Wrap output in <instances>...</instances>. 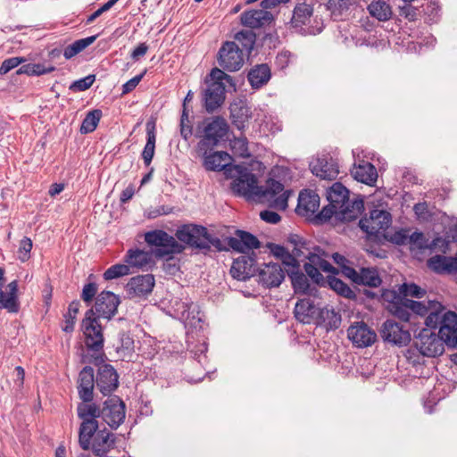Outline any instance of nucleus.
<instances>
[{
	"instance_id": "f257e3e1",
	"label": "nucleus",
	"mask_w": 457,
	"mask_h": 457,
	"mask_svg": "<svg viewBox=\"0 0 457 457\" xmlns=\"http://www.w3.org/2000/svg\"><path fill=\"white\" fill-rule=\"evenodd\" d=\"M233 170H236L237 176L231 182V189L236 195L244 196L247 200L254 198H264L270 200L271 206L278 210H286L287 207L290 190H284V185L273 179H269L266 187L258 185V179L255 174L248 169L234 165Z\"/></svg>"
},
{
	"instance_id": "f03ea898",
	"label": "nucleus",
	"mask_w": 457,
	"mask_h": 457,
	"mask_svg": "<svg viewBox=\"0 0 457 457\" xmlns=\"http://www.w3.org/2000/svg\"><path fill=\"white\" fill-rule=\"evenodd\" d=\"M176 237L191 248L198 249L206 253L211 246L220 250V240L208 232V229L201 225L185 224L176 231Z\"/></svg>"
},
{
	"instance_id": "7ed1b4c3",
	"label": "nucleus",
	"mask_w": 457,
	"mask_h": 457,
	"mask_svg": "<svg viewBox=\"0 0 457 457\" xmlns=\"http://www.w3.org/2000/svg\"><path fill=\"white\" fill-rule=\"evenodd\" d=\"M101 408L94 403L82 402L78 404V417L82 420L79 430V443L83 450L90 449V440L98 429L96 418L100 417Z\"/></svg>"
},
{
	"instance_id": "20e7f679",
	"label": "nucleus",
	"mask_w": 457,
	"mask_h": 457,
	"mask_svg": "<svg viewBox=\"0 0 457 457\" xmlns=\"http://www.w3.org/2000/svg\"><path fill=\"white\" fill-rule=\"evenodd\" d=\"M204 124V135L199 142L201 150H208L216 146L220 141L224 140L227 135L228 126L226 120L220 117L205 119Z\"/></svg>"
},
{
	"instance_id": "39448f33",
	"label": "nucleus",
	"mask_w": 457,
	"mask_h": 457,
	"mask_svg": "<svg viewBox=\"0 0 457 457\" xmlns=\"http://www.w3.org/2000/svg\"><path fill=\"white\" fill-rule=\"evenodd\" d=\"M219 65L227 71H239L244 64V53L234 41H226L218 52Z\"/></svg>"
},
{
	"instance_id": "423d86ee",
	"label": "nucleus",
	"mask_w": 457,
	"mask_h": 457,
	"mask_svg": "<svg viewBox=\"0 0 457 457\" xmlns=\"http://www.w3.org/2000/svg\"><path fill=\"white\" fill-rule=\"evenodd\" d=\"M101 408L100 417L112 428H118L126 417L125 403L118 395H108Z\"/></svg>"
},
{
	"instance_id": "0eeeda50",
	"label": "nucleus",
	"mask_w": 457,
	"mask_h": 457,
	"mask_svg": "<svg viewBox=\"0 0 457 457\" xmlns=\"http://www.w3.org/2000/svg\"><path fill=\"white\" fill-rule=\"evenodd\" d=\"M414 345L423 356L436 357L444 353L445 344L430 328H422L415 337Z\"/></svg>"
},
{
	"instance_id": "6e6552de",
	"label": "nucleus",
	"mask_w": 457,
	"mask_h": 457,
	"mask_svg": "<svg viewBox=\"0 0 457 457\" xmlns=\"http://www.w3.org/2000/svg\"><path fill=\"white\" fill-rule=\"evenodd\" d=\"M392 222L391 214L384 210L373 209L369 218L361 219V229L370 236H379L385 232Z\"/></svg>"
},
{
	"instance_id": "1a4fd4ad",
	"label": "nucleus",
	"mask_w": 457,
	"mask_h": 457,
	"mask_svg": "<svg viewBox=\"0 0 457 457\" xmlns=\"http://www.w3.org/2000/svg\"><path fill=\"white\" fill-rule=\"evenodd\" d=\"M409 303L410 311L414 314L420 316L427 315L425 323L429 328H436L437 326V322L440 319V312H442L445 307L436 300H428V301H414L409 299L407 301Z\"/></svg>"
},
{
	"instance_id": "9d476101",
	"label": "nucleus",
	"mask_w": 457,
	"mask_h": 457,
	"mask_svg": "<svg viewBox=\"0 0 457 457\" xmlns=\"http://www.w3.org/2000/svg\"><path fill=\"white\" fill-rule=\"evenodd\" d=\"M258 283L266 288L278 287L285 279V270L276 262L263 263L257 269Z\"/></svg>"
},
{
	"instance_id": "9b49d317",
	"label": "nucleus",
	"mask_w": 457,
	"mask_h": 457,
	"mask_svg": "<svg viewBox=\"0 0 457 457\" xmlns=\"http://www.w3.org/2000/svg\"><path fill=\"white\" fill-rule=\"evenodd\" d=\"M81 329L85 336V345L87 348L93 352H102L104 338L103 335V328L99 321L83 319Z\"/></svg>"
},
{
	"instance_id": "f8f14e48",
	"label": "nucleus",
	"mask_w": 457,
	"mask_h": 457,
	"mask_svg": "<svg viewBox=\"0 0 457 457\" xmlns=\"http://www.w3.org/2000/svg\"><path fill=\"white\" fill-rule=\"evenodd\" d=\"M440 324L438 336L449 348L457 346V314L448 311L444 314L440 313L437 322Z\"/></svg>"
},
{
	"instance_id": "ddd939ff",
	"label": "nucleus",
	"mask_w": 457,
	"mask_h": 457,
	"mask_svg": "<svg viewBox=\"0 0 457 457\" xmlns=\"http://www.w3.org/2000/svg\"><path fill=\"white\" fill-rule=\"evenodd\" d=\"M380 334L384 341L398 346L407 345L411 339L409 330L393 320L382 324Z\"/></svg>"
},
{
	"instance_id": "4468645a",
	"label": "nucleus",
	"mask_w": 457,
	"mask_h": 457,
	"mask_svg": "<svg viewBox=\"0 0 457 457\" xmlns=\"http://www.w3.org/2000/svg\"><path fill=\"white\" fill-rule=\"evenodd\" d=\"M96 385L103 395H112L119 386V375L111 364H103L98 368Z\"/></svg>"
},
{
	"instance_id": "2eb2a0df",
	"label": "nucleus",
	"mask_w": 457,
	"mask_h": 457,
	"mask_svg": "<svg viewBox=\"0 0 457 457\" xmlns=\"http://www.w3.org/2000/svg\"><path fill=\"white\" fill-rule=\"evenodd\" d=\"M347 337L354 346L360 348L370 346L377 339L376 332L363 321L351 325L347 329Z\"/></svg>"
},
{
	"instance_id": "dca6fc26",
	"label": "nucleus",
	"mask_w": 457,
	"mask_h": 457,
	"mask_svg": "<svg viewBox=\"0 0 457 457\" xmlns=\"http://www.w3.org/2000/svg\"><path fill=\"white\" fill-rule=\"evenodd\" d=\"M256 254L241 255L233 261L231 276L240 281H245L256 275Z\"/></svg>"
},
{
	"instance_id": "f3484780",
	"label": "nucleus",
	"mask_w": 457,
	"mask_h": 457,
	"mask_svg": "<svg viewBox=\"0 0 457 457\" xmlns=\"http://www.w3.org/2000/svg\"><path fill=\"white\" fill-rule=\"evenodd\" d=\"M154 285V275H137L129 280L126 285V291L130 298H145L152 293Z\"/></svg>"
},
{
	"instance_id": "a211bd4d",
	"label": "nucleus",
	"mask_w": 457,
	"mask_h": 457,
	"mask_svg": "<svg viewBox=\"0 0 457 457\" xmlns=\"http://www.w3.org/2000/svg\"><path fill=\"white\" fill-rule=\"evenodd\" d=\"M344 275L356 285L378 287L382 283V279L375 268H361L359 271L353 268H345Z\"/></svg>"
},
{
	"instance_id": "6ab92c4d",
	"label": "nucleus",
	"mask_w": 457,
	"mask_h": 457,
	"mask_svg": "<svg viewBox=\"0 0 457 457\" xmlns=\"http://www.w3.org/2000/svg\"><path fill=\"white\" fill-rule=\"evenodd\" d=\"M120 303L119 295L111 291H103L96 299V313L98 314V317L111 320L116 314Z\"/></svg>"
},
{
	"instance_id": "aec40b11",
	"label": "nucleus",
	"mask_w": 457,
	"mask_h": 457,
	"mask_svg": "<svg viewBox=\"0 0 457 457\" xmlns=\"http://www.w3.org/2000/svg\"><path fill=\"white\" fill-rule=\"evenodd\" d=\"M95 373L91 366H85L78 378V394L79 399L85 403H91L94 399Z\"/></svg>"
},
{
	"instance_id": "412c9836",
	"label": "nucleus",
	"mask_w": 457,
	"mask_h": 457,
	"mask_svg": "<svg viewBox=\"0 0 457 457\" xmlns=\"http://www.w3.org/2000/svg\"><path fill=\"white\" fill-rule=\"evenodd\" d=\"M383 297L389 303L387 310L396 318L403 321H409L411 318V311L409 308L408 298L402 297L395 291H386L383 294Z\"/></svg>"
},
{
	"instance_id": "4be33fe9",
	"label": "nucleus",
	"mask_w": 457,
	"mask_h": 457,
	"mask_svg": "<svg viewBox=\"0 0 457 457\" xmlns=\"http://www.w3.org/2000/svg\"><path fill=\"white\" fill-rule=\"evenodd\" d=\"M236 236L228 237V245L234 251L245 253L261 247L259 239L250 232L237 229Z\"/></svg>"
},
{
	"instance_id": "5701e85b",
	"label": "nucleus",
	"mask_w": 457,
	"mask_h": 457,
	"mask_svg": "<svg viewBox=\"0 0 457 457\" xmlns=\"http://www.w3.org/2000/svg\"><path fill=\"white\" fill-rule=\"evenodd\" d=\"M241 23L250 29H258L270 24L274 16L270 11L252 9L245 11L240 15Z\"/></svg>"
},
{
	"instance_id": "b1692460",
	"label": "nucleus",
	"mask_w": 457,
	"mask_h": 457,
	"mask_svg": "<svg viewBox=\"0 0 457 457\" xmlns=\"http://www.w3.org/2000/svg\"><path fill=\"white\" fill-rule=\"evenodd\" d=\"M319 206L320 196L312 190L304 189L299 194L295 212L303 217L310 218L318 211Z\"/></svg>"
},
{
	"instance_id": "393cba45",
	"label": "nucleus",
	"mask_w": 457,
	"mask_h": 457,
	"mask_svg": "<svg viewBox=\"0 0 457 457\" xmlns=\"http://www.w3.org/2000/svg\"><path fill=\"white\" fill-rule=\"evenodd\" d=\"M310 169L313 175L326 180L337 179L339 170L337 164L330 158H318L310 163Z\"/></svg>"
},
{
	"instance_id": "a878e982",
	"label": "nucleus",
	"mask_w": 457,
	"mask_h": 457,
	"mask_svg": "<svg viewBox=\"0 0 457 457\" xmlns=\"http://www.w3.org/2000/svg\"><path fill=\"white\" fill-rule=\"evenodd\" d=\"M230 159V155L224 151L214 152L209 154L205 152L204 156V167L207 170H224L225 174H228L233 170L234 167L228 162Z\"/></svg>"
},
{
	"instance_id": "bb28decb",
	"label": "nucleus",
	"mask_w": 457,
	"mask_h": 457,
	"mask_svg": "<svg viewBox=\"0 0 457 457\" xmlns=\"http://www.w3.org/2000/svg\"><path fill=\"white\" fill-rule=\"evenodd\" d=\"M115 444V438L112 433L106 429L96 430L90 440V448L92 449L95 455L103 457Z\"/></svg>"
},
{
	"instance_id": "cd10ccee",
	"label": "nucleus",
	"mask_w": 457,
	"mask_h": 457,
	"mask_svg": "<svg viewBox=\"0 0 457 457\" xmlns=\"http://www.w3.org/2000/svg\"><path fill=\"white\" fill-rule=\"evenodd\" d=\"M320 308L316 307L309 298L300 299L295 306V318L303 323H315Z\"/></svg>"
},
{
	"instance_id": "c85d7f7f",
	"label": "nucleus",
	"mask_w": 457,
	"mask_h": 457,
	"mask_svg": "<svg viewBox=\"0 0 457 457\" xmlns=\"http://www.w3.org/2000/svg\"><path fill=\"white\" fill-rule=\"evenodd\" d=\"M225 100V86L220 83H209L204 91V107L208 112H212Z\"/></svg>"
},
{
	"instance_id": "c756f323",
	"label": "nucleus",
	"mask_w": 457,
	"mask_h": 457,
	"mask_svg": "<svg viewBox=\"0 0 457 457\" xmlns=\"http://www.w3.org/2000/svg\"><path fill=\"white\" fill-rule=\"evenodd\" d=\"M351 175L355 180L368 186H373L378 179V172L375 166L366 161L354 164L351 170Z\"/></svg>"
},
{
	"instance_id": "7c9ffc66",
	"label": "nucleus",
	"mask_w": 457,
	"mask_h": 457,
	"mask_svg": "<svg viewBox=\"0 0 457 457\" xmlns=\"http://www.w3.org/2000/svg\"><path fill=\"white\" fill-rule=\"evenodd\" d=\"M313 0H304L302 3H298L293 11L291 18L292 26L295 28H302L310 23L311 18L313 15Z\"/></svg>"
},
{
	"instance_id": "2f4dec72",
	"label": "nucleus",
	"mask_w": 457,
	"mask_h": 457,
	"mask_svg": "<svg viewBox=\"0 0 457 457\" xmlns=\"http://www.w3.org/2000/svg\"><path fill=\"white\" fill-rule=\"evenodd\" d=\"M18 282L13 280L7 285V293L0 288V310L5 309L9 312L16 313L19 312L20 304L18 301Z\"/></svg>"
},
{
	"instance_id": "473e14b6",
	"label": "nucleus",
	"mask_w": 457,
	"mask_h": 457,
	"mask_svg": "<svg viewBox=\"0 0 457 457\" xmlns=\"http://www.w3.org/2000/svg\"><path fill=\"white\" fill-rule=\"evenodd\" d=\"M271 71L268 64L255 65L247 75L248 81L253 88H260L270 79Z\"/></svg>"
},
{
	"instance_id": "72a5a7b5",
	"label": "nucleus",
	"mask_w": 457,
	"mask_h": 457,
	"mask_svg": "<svg viewBox=\"0 0 457 457\" xmlns=\"http://www.w3.org/2000/svg\"><path fill=\"white\" fill-rule=\"evenodd\" d=\"M129 267L142 269L153 262V254L140 249H129L124 258Z\"/></svg>"
},
{
	"instance_id": "f704fd0d",
	"label": "nucleus",
	"mask_w": 457,
	"mask_h": 457,
	"mask_svg": "<svg viewBox=\"0 0 457 457\" xmlns=\"http://www.w3.org/2000/svg\"><path fill=\"white\" fill-rule=\"evenodd\" d=\"M341 315L332 308H320L315 324L327 329H337L341 324Z\"/></svg>"
},
{
	"instance_id": "c9c22d12",
	"label": "nucleus",
	"mask_w": 457,
	"mask_h": 457,
	"mask_svg": "<svg viewBox=\"0 0 457 457\" xmlns=\"http://www.w3.org/2000/svg\"><path fill=\"white\" fill-rule=\"evenodd\" d=\"M232 124L238 129H244L245 122L251 117L250 109L243 103H233L229 107Z\"/></svg>"
},
{
	"instance_id": "e433bc0d",
	"label": "nucleus",
	"mask_w": 457,
	"mask_h": 457,
	"mask_svg": "<svg viewBox=\"0 0 457 457\" xmlns=\"http://www.w3.org/2000/svg\"><path fill=\"white\" fill-rule=\"evenodd\" d=\"M364 210L362 199H355L353 202L347 200L342 207H339V220L352 221L356 220Z\"/></svg>"
},
{
	"instance_id": "4c0bfd02",
	"label": "nucleus",
	"mask_w": 457,
	"mask_h": 457,
	"mask_svg": "<svg viewBox=\"0 0 457 457\" xmlns=\"http://www.w3.org/2000/svg\"><path fill=\"white\" fill-rule=\"evenodd\" d=\"M327 199L332 206L342 207L349 200V190L340 182H335L327 191Z\"/></svg>"
},
{
	"instance_id": "58836bf2",
	"label": "nucleus",
	"mask_w": 457,
	"mask_h": 457,
	"mask_svg": "<svg viewBox=\"0 0 457 457\" xmlns=\"http://www.w3.org/2000/svg\"><path fill=\"white\" fill-rule=\"evenodd\" d=\"M146 144L142 152V158L145 166H149L155 150L156 135L154 122L148 121L146 123Z\"/></svg>"
},
{
	"instance_id": "ea45409f",
	"label": "nucleus",
	"mask_w": 457,
	"mask_h": 457,
	"mask_svg": "<svg viewBox=\"0 0 457 457\" xmlns=\"http://www.w3.org/2000/svg\"><path fill=\"white\" fill-rule=\"evenodd\" d=\"M367 9L370 15L379 21H388L393 14L391 6L384 0L372 1Z\"/></svg>"
},
{
	"instance_id": "a19ab883",
	"label": "nucleus",
	"mask_w": 457,
	"mask_h": 457,
	"mask_svg": "<svg viewBox=\"0 0 457 457\" xmlns=\"http://www.w3.org/2000/svg\"><path fill=\"white\" fill-rule=\"evenodd\" d=\"M326 284L340 296L347 299H355L356 297L354 291L346 283L333 275L327 277Z\"/></svg>"
},
{
	"instance_id": "79ce46f5",
	"label": "nucleus",
	"mask_w": 457,
	"mask_h": 457,
	"mask_svg": "<svg viewBox=\"0 0 457 457\" xmlns=\"http://www.w3.org/2000/svg\"><path fill=\"white\" fill-rule=\"evenodd\" d=\"M289 278H291V283L293 288L296 294L303 293L308 294L310 289V284L306 275H304L302 271L297 270H286Z\"/></svg>"
},
{
	"instance_id": "37998d69",
	"label": "nucleus",
	"mask_w": 457,
	"mask_h": 457,
	"mask_svg": "<svg viewBox=\"0 0 457 457\" xmlns=\"http://www.w3.org/2000/svg\"><path fill=\"white\" fill-rule=\"evenodd\" d=\"M184 250V246L178 243V241L171 236V238H167L163 241L161 246L154 250V255L158 258H164L174 253H180Z\"/></svg>"
},
{
	"instance_id": "c03bdc74",
	"label": "nucleus",
	"mask_w": 457,
	"mask_h": 457,
	"mask_svg": "<svg viewBox=\"0 0 457 457\" xmlns=\"http://www.w3.org/2000/svg\"><path fill=\"white\" fill-rule=\"evenodd\" d=\"M296 237V239H293L292 242L295 245V247L293 250V253H290L287 252L285 256H283L280 260L282 261V263L287 267V270H297L300 267L299 262L297 261L296 257L301 256V249L297 247V245H301V247L305 245L304 242H302V238H300L297 236H294Z\"/></svg>"
},
{
	"instance_id": "a18cd8bd",
	"label": "nucleus",
	"mask_w": 457,
	"mask_h": 457,
	"mask_svg": "<svg viewBox=\"0 0 457 457\" xmlns=\"http://www.w3.org/2000/svg\"><path fill=\"white\" fill-rule=\"evenodd\" d=\"M102 111L99 109H94L87 112L81 123L80 132L82 134H88L95 131L102 118Z\"/></svg>"
},
{
	"instance_id": "49530a36",
	"label": "nucleus",
	"mask_w": 457,
	"mask_h": 457,
	"mask_svg": "<svg viewBox=\"0 0 457 457\" xmlns=\"http://www.w3.org/2000/svg\"><path fill=\"white\" fill-rule=\"evenodd\" d=\"M55 71V67L53 65H49L46 67L41 63H28L22 65L19 70H17V74H27L29 76H39L46 73H50Z\"/></svg>"
},
{
	"instance_id": "de8ad7c7",
	"label": "nucleus",
	"mask_w": 457,
	"mask_h": 457,
	"mask_svg": "<svg viewBox=\"0 0 457 457\" xmlns=\"http://www.w3.org/2000/svg\"><path fill=\"white\" fill-rule=\"evenodd\" d=\"M235 39L241 45L242 50L251 53L256 41V35L253 30L243 29L235 35Z\"/></svg>"
},
{
	"instance_id": "09e8293b",
	"label": "nucleus",
	"mask_w": 457,
	"mask_h": 457,
	"mask_svg": "<svg viewBox=\"0 0 457 457\" xmlns=\"http://www.w3.org/2000/svg\"><path fill=\"white\" fill-rule=\"evenodd\" d=\"M80 303L79 301H72L68 308V312L64 315L65 325L62 330L66 333H71L74 330L76 316L79 312Z\"/></svg>"
},
{
	"instance_id": "8fccbe9b",
	"label": "nucleus",
	"mask_w": 457,
	"mask_h": 457,
	"mask_svg": "<svg viewBox=\"0 0 457 457\" xmlns=\"http://www.w3.org/2000/svg\"><path fill=\"white\" fill-rule=\"evenodd\" d=\"M130 274V269L127 264H114L108 268L104 273V278L105 280L115 279L126 275Z\"/></svg>"
},
{
	"instance_id": "3c124183",
	"label": "nucleus",
	"mask_w": 457,
	"mask_h": 457,
	"mask_svg": "<svg viewBox=\"0 0 457 457\" xmlns=\"http://www.w3.org/2000/svg\"><path fill=\"white\" fill-rule=\"evenodd\" d=\"M402 297L407 298L408 296L415 298H422L426 295V290L414 283H403L399 288Z\"/></svg>"
},
{
	"instance_id": "603ef678",
	"label": "nucleus",
	"mask_w": 457,
	"mask_h": 457,
	"mask_svg": "<svg viewBox=\"0 0 457 457\" xmlns=\"http://www.w3.org/2000/svg\"><path fill=\"white\" fill-rule=\"evenodd\" d=\"M304 271L307 276L317 285L325 286L326 279L323 275L320 272L318 265L309 261V262L303 265Z\"/></svg>"
},
{
	"instance_id": "864d4df0",
	"label": "nucleus",
	"mask_w": 457,
	"mask_h": 457,
	"mask_svg": "<svg viewBox=\"0 0 457 457\" xmlns=\"http://www.w3.org/2000/svg\"><path fill=\"white\" fill-rule=\"evenodd\" d=\"M304 257L318 265L320 270L331 274L337 273V270L329 262L324 260L317 253H309L307 255H304Z\"/></svg>"
},
{
	"instance_id": "5fc2aeb1",
	"label": "nucleus",
	"mask_w": 457,
	"mask_h": 457,
	"mask_svg": "<svg viewBox=\"0 0 457 457\" xmlns=\"http://www.w3.org/2000/svg\"><path fill=\"white\" fill-rule=\"evenodd\" d=\"M171 238V236L163 230H152L145 234V240L150 245L161 246L163 241Z\"/></svg>"
},
{
	"instance_id": "6e6d98bb",
	"label": "nucleus",
	"mask_w": 457,
	"mask_h": 457,
	"mask_svg": "<svg viewBox=\"0 0 457 457\" xmlns=\"http://www.w3.org/2000/svg\"><path fill=\"white\" fill-rule=\"evenodd\" d=\"M408 245H410L411 251L415 249L424 250L428 248V239L422 232L414 231L409 235Z\"/></svg>"
},
{
	"instance_id": "4d7b16f0",
	"label": "nucleus",
	"mask_w": 457,
	"mask_h": 457,
	"mask_svg": "<svg viewBox=\"0 0 457 457\" xmlns=\"http://www.w3.org/2000/svg\"><path fill=\"white\" fill-rule=\"evenodd\" d=\"M211 81L209 83H220L222 86H225V82L228 83L230 86H234L233 79L231 76L225 73L224 70H220L219 68H213L210 73Z\"/></svg>"
},
{
	"instance_id": "13d9d810",
	"label": "nucleus",
	"mask_w": 457,
	"mask_h": 457,
	"mask_svg": "<svg viewBox=\"0 0 457 457\" xmlns=\"http://www.w3.org/2000/svg\"><path fill=\"white\" fill-rule=\"evenodd\" d=\"M32 245H32L31 239L27 237H24L20 241V245H19L17 253H18V259L21 262H25L30 258V252L32 249Z\"/></svg>"
},
{
	"instance_id": "bf43d9fd",
	"label": "nucleus",
	"mask_w": 457,
	"mask_h": 457,
	"mask_svg": "<svg viewBox=\"0 0 457 457\" xmlns=\"http://www.w3.org/2000/svg\"><path fill=\"white\" fill-rule=\"evenodd\" d=\"M96 80L95 75H88L80 79L75 80L70 86V89L74 92H80L88 89Z\"/></svg>"
},
{
	"instance_id": "052dcab7",
	"label": "nucleus",
	"mask_w": 457,
	"mask_h": 457,
	"mask_svg": "<svg viewBox=\"0 0 457 457\" xmlns=\"http://www.w3.org/2000/svg\"><path fill=\"white\" fill-rule=\"evenodd\" d=\"M26 59L23 57H11L5 59L0 66V75H4L11 70L16 68L20 64L25 62Z\"/></svg>"
},
{
	"instance_id": "680f3d73",
	"label": "nucleus",
	"mask_w": 457,
	"mask_h": 457,
	"mask_svg": "<svg viewBox=\"0 0 457 457\" xmlns=\"http://www.w3.org/2000/svg\"><path fill=\"white\" fill-rule=\"evenodd\" d=\"M448 262V257L442 255H436L428 261V267L437 273L445 271V262Z\"/></svg>"
},
{
	"instance_id": "e2e57ef3",
	"label": "nucleus",
	"mask_w": 457,
	"mask_h": 457,
	"mask_svg": "<svg viewBox=\"0 0 457 457\" xmlns=\"http://www.w3.org/2000/svg\"><path fill=\"white\" fill-rule=\"evenodd\" d=\"M96 292L97 285L95 282L87 283L83 287L81 298L85 303H89L93 301Z\"/></svg>"
},
{
	"instance_id": "0e129e2a",
	"label": "nucleus",
	"mask_w": 457,
	"mask_h": 457,
	"mask_svg": "<svg viewBox=\"0 0 457 457\" xmlns=\"http://www.w3.org/2000/svg\"><path fill=\"white\" fill-rule=\"evenodd\" d=\"M333 215H337L339 219V207L335 204L332 206L330 204L328 206L322 208L318 215V218L321 220H328Z\"/></svg>"
},
{
	"instance_id": "69168bd1",
	"label": "nucleus",
	"mask_w": 457,
	"mask_h": 457,
	"mask_svg": "<svg viewBox=\"0 0 457 457\" xmlns=\"http://www.w3.org/2000/svg\"><path fill=\"white\" fill-rule=\"evenodd\" d=\"M409 231L406 229H401L394 233L391 237V241L398 245H408Z\"/></svg>"
},
{
	"instance_id": "338daca9",
	"label": "nucleus",
	"mask_w": 457,
	"mask_h": 457,
	"mask_svg": "<svg viewBox=\"0 0 457 457\" xmlns=\"http://www.w3.org/2000/svg\"><path fill=\"white\" fill-rule=\"evenodd\" d=\"M145 71H143L141 74L135 76L134 78L128 80L123 86H122V94H128L131 92L141 81L143 77L145 74Z\"/></svg>"
},
{
	"instance_id": "774afa93",
	"label": "nucleus",
	"mask_w": 457,
	"mask_h": 457,
	"mask_svg": "<svg viewBox=\"0 0 457 457\" xmlns=\"http://www.w3.org/2000/svg\"><path fill=\"white\" fill-rule=\"evenodd\" d=\"M260 217L262 220L270 224H277L281 220L279 214L269 210L261 212Z\"/></svg>"
}]
</instances>
